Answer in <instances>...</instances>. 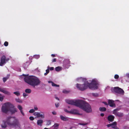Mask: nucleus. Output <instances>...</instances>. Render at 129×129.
Masks as SVG:
<instances>
[{
  "instance_id": "obj_1",
  "label": "nucleus",
  "mask_w": 129,
  "mask_h": 129,
  "mask_svg": "<svg viewBox=\"0 0 129 129\" xmlns=\"http://www.w3.org/2000/svg\"><path fill=\"white\" fill-rule=\"evenodd\" d=\"M66 102L67 103L79 107L87 113L92 112V110L89 104L82 100H66Z\"/></svg>"
},
{
  "instance_id": "obj_2",
  "label": "nucleus",
  "mask_w": 129,
  "mask_h": 129,
  "mask_svg": "<svg viewBox=\"0 0 129 129\" xmlns=\"http://www.w3.org/2000/svg\"><path fill=\"white\" fill-rule=\"evenodd\" d=\"M28 75L23 74L25 77L24 80L25 82L34 87L40 84L41 81L37 77L33 76H28Z\"/></svg>"
},
{
  "instance_id": "obj_3",
  "label": "nucleus",
  "mask_w": 129,
  "mask_h": 129,
  "mask_svg": "<svg viewBox=\"0 0 129 129\" xmlns=\"http://www.w3.org/2000/svg\"><path fill=\"white\" fill-rule=\"evenodd\" d=\"M19 122L18 120L15 117L10 116L7 117L6 121H3L2 124L3 128H5L7 126V124L10 127L18 126Z\"/></svg>"
},
{
  "instance_id": "obj_4",
  "label": "nucleus",
  "mask_w": 129,
  "mask_h": 129,
  "mask_svg": "<svg viewBox=\"0 0 129 129\" xmlns=\"http://www.w3.org/2000/svg\"><path fill=\"white\" fill-rule=\"evenodd\" d=\"M2 112L6 113L8 111H10L12 114L17 112V109L14 108L13 104L8 102L4 104L2 108Z\"/></svg>"
},
{
  "instance_id": "obj_5",
  "label": "nucleus",
  "mask_w": 129,
  "mask_h": 129,
  "mask_svg": "<svg viewBox=\"0 0 129 129\" xmlns=\"http://www.w3.org/2000/svg\"><path fill=\"white\" fill-rule=\"evenodd\" d=\"M87 84V88L88 87L90 89H95L98 88V81L95 79H93L90 83H89L87 81H86Z\"/></svg>"
},
{
  "instance_id": "obj_6",
  "label": "nucleus",
  "mask_w": 129,
  "mask_h": 129,
  "mask_svg": "<svg viewBox=\"0 0 129 129\" xmlns=\"http://www.w3.org/2000/svg\"><path fill=\"white\" fill-rule=\"evenodd\" d=\"M88 83L86 81L83 84H76V87L79 90L81 91H83L86 90L87 88V85Z\"/></svg>"
},
{
  "instance_id": "obj_7",
  "label": "nucleus",
  "mask_w": 129,
  "mask_h": 129,
  "mask_svg": "<svg viewBox=\"0 0 129 129\" xmlns=\"http://www.w3.org/2000/svg\"><path fill=\"white\" fill-rule=\"evenodd\" d=\"M111 91L113 92L123 94L124 91L121 88L118 87H115L111 89Z\"/></svg>"
},
{
  "instance_id": "obj_8",
  "label": "nucleus",
  "mask_w": 129,
  "mask_h": 129,
  "mask_svg": "<svg viewBox=\"0 0 129 129\" xmlns=\"http://www.w3.org/2000/svg\"><path fill=\"white\" fill-rule=\"evenodd\" d=\"M70 62L68 59H66L64 60L63 61V66L65 68H69L70 66Z\"/></svg>"
},
{
  "instance_id": "obj_9",
  "label": "nucleus",
  "mask_w": 129,
  "mask_h": 129,
  "mask_svg": "<svg viewBox=\"0 0 129 129\" xmlns=\"http://www.w3.org/2000/svg\"><path fill=\"white\" fill-rule=\"evenodd\" d=\"M41 113H42L43 114H40V113L38 112H35L34 113V115L35 116H36L37 117H41L42 118H44V115L43 113L41 112Z\"/></svg>"
},
{
  "instance_id": "obj_10",
  "label": "nucleus",
  "mask_w": 129,
  "mask_h": 129,
  "mask_svg": "<svg viewBox=\"0 0 129 129\" xmlns=\"http://www.w3.org/2000/svg\"><path fill=\"white\" fill-rule=\"evenodd\" d=\"M6 57L5 55H3L1 57V59L0 66H2L3 64L5 62Z\"/></svg>"
},
{
  "instance_id": "obj_11",
  "label": "nucleus",
  "mask_w": 129,
  "mask_h": 129,
  "mask_svg": "<svg viewBox=\"0 0 129 129\" xmlns=\"http://www.w3.org/2000/svg\"><path fill=\"white\" fill-rule=\"evenodd\" d=\"M114 102V101L112 100H109L108 101V104L110 106L112 107H115V105Z\"/></svg>"
},
{
  "instance_id": "obj_12",
  "label": "nucleus",
  "mask_w": 129,
  "mask_h": 129,
  "mask_svg": "<svg viewBox=\"0 0 129 129\" xmlns=\"http://www.w3.org/2000/svg\"><path fill=\"white\" fill-rule=\"evenodd\" d=\"M70 113L74 114H79V113L77 111L76 109H72L70 111Z\"/></svg>"
},
{
  "instance_id": "obj_13",
  "label": "nucleus",
  "mask_w": 129,
  "mask_h": 129,
  "mask_svg": "<svg viewBox=\"0 0 129 129\" xmlns=\"http://www.w3.org/2000/svg\"><path fill=\"white\" fill-rule=\"evenodd\" d=\"M107 118L109 121L112 122L114 120V117L113 115H110Z\"/></svg>"
},
{
  "instance_id": "obj_14",
  "label": "nucleus",
  "mask_w": 129,
  "mask_h": 129,
  "mask_svg": "<svg viewBox=\"0 0 129 129\" xmlns=\"http://www.w3.org/2000/svg\"><path fill=\"white\" fill-rule=\"evenodd\" d=\"M0 91L8 95H10V93L9 92L4 90L1 87H0Z\"/></svg>"
},
{
  "instance_id": "obj_15",
  "label": "nucleus",
  "mask_w": 129,
  "mask_h": 129,
  "mask_svg": "<svg viewBox=\"0 0 129 129\" xmlns=\"http://www.w3.org/2000/svg\"><path fill=\"white\" fill-rule=\"evenodd\" d=\"M17 108L20 111V112L22 115L23 116H24V114L23 112V111L22 110V106L20 105H18L17 106Z\"/></svg>"
},
{
  "instance_id": "obj_16",
  "label": "nucleus",
  "mask_w": 129,
  "mask_h": 129,
  "mask_svg": "<svg viewBox=\"0 0 129 129\" xmlns=\"http://www.w3.org/2000/svg\"><path fill=\"white\" fill-rule=\"evenodd\" d=\"M60 118L61 119L64 121H67L68 120V118L66 117H64L62 115H60Z\"/></svg>"
},
{
  "instance_id": "obj_17",
  "label": "nucleus",
  "mask_w": 129,
  "mask_h": 129,
  "mask_svg": "<svg viewBox=\"0 0 129 129\" xmlns=\"http://www.w3.org/2000/svg\"><path fill=\"white\" fill-rule=\"evenodd\" d=\"M29 65V62H26L24 63L23 64V68L25 69H26L28 67V66Z\"/></svg>"
},
{
  "instance_id": "obj_18",
  "label": "nucleus",
  "mask_w": 129,
  "mask_h": 129,
  "mask_svg": "<svg viewBox=\"0 0 129 129\" xmlns=\"http://www.w3.org/2000/svg\"><path fill=\"white\" fill-rule=\"evenodd\" d=\"M43 122V120L41 119H40L38 120L37 121V124L38 125L41 126Z\"/></svg>"
},
{
  "instance_id": "obj_19",
  "label": "nucleus",
  "mask_w": 129,
  "mask_h": 129,
  "mask_svg": "<svg viewBox=\"0 0 129 129\" xmlns=\"http://www.w3.org/2000/svg\"><path fill=\"white\" fill-rule=\"evenodd\" d=\"M112 125L111 127L113 129L115 128L116 127L117 123L116 122H114L112 123Z\"/></svg>"
},
{
  "instance_id": "obj_20",
  "label": "nucleus",
  "mask_w": 129,
  "mask_h": 129,
  "mask_svg": "<svg viewBox=\"0 0 129 129\" xmlns=\"http://www.w3.org/2000/svg\"><path fill=\"white\" fill-rule=\"evenodd\" d=\"M62 69V68L60 66L57 67L55 68V70L57 72H59Z\"/></svg>"
},
{
  "instance_id": "obj_21",
  "label": "nucleus",
  "mask_w": 129,
  "mask_h": 129,
  "mask_svg": "<svg viewBox=\"0 0 129 129\" xmlns=\"http://www.w3.org/2000/svg\"><path fill=\"white\" fill-rule=\"evenodd\" d=\"M99 110L101 111L104 112L106 111V109L105 107H100L99 108Z\"/></svg>"
},
{
  "instance_id": "obj_22",
  "label": "nucleus",
  "mask_w": 129,
  "mask_h": 129,
  "mask_svg": "<svg viewBox=\"0 0 129 129\" xmlns=\"http://www.w3.org/2000/svg\"><path fill=\"white\" fill-rule=\"evenodd\" d=\"M116 115L119 117H122L123 115V113L118 112Z\"/></svg>"
},
{
  "instance_id": "obj_23",
  "label": "nucleus",
  "mask_w": 129,
  "mask_h": 129,
  "mask_svg": "<svg viewBox=\"0 0 129 129\" xmlns=\"http://www.w3.org/2000/svg\"><path fill=\"white\" fill-rule=\"evenodd\" d=\"M25 92L28 93H30L31 92V90L29 89H26L25 90Z\"/></svg>"
},
{
  "instance_id": "obj_24",
  "label": "nucleus",
  "mask_w": 129,
  "mask_h": 129,
  "mask_svg": "<svg viewBox=\"0 0 129 129\" xmlns=\"http://www.w3.org/2000/svg\"><path fill=\"white\" fill-rule=\"evenodd\" d=\"M118 109H116L114 110L113 111V114L116 115L118 112L117 111L119 110Z\"/></svg>"
},
{
  "instance_id": "obj_25",
  "label": "nucleus",
  "mask_w": 129,
  "mask_h": 129,
  "mask_svg": "<svg viewBox=\"0 0 129 129\" xmlns=\"http://www.w3.org/2000/svg\"><path fill=\"white\" fill-rule=\"evenodd\" d=\"M15 101L17 102L18 103H22V101L19 98L16 99Z\"/></svg>"
},
{
  "instance_id": "obj_26",
  "label": "nucleus",
  "mask_w": 129,
  "mask_h": 129,
  "mask_svg": "<svg viewBox=\"0 0 129 129\" xmlns=\"http://www.w3.org/2000/svg\"><path fill=\"white\" fill-rule=\"evenodd\" d=\"M13 93L18 96H19L20 95V93L19 91L14 92Z\"/></svg>"
},
{
  "instance_id": "obj_27",
  "label": "nucleus",
  "mask_w": 129,
  "mask_h": 129,
  "mask_svg": "<svg viewBox=\"0 0 129 129\" xmlns=\"http://www.w3.org/2000/svg\"><path fill=\"white\" fill-rule=\"evenodd\" d=\"M4 96L0 94V101H2L4 99Z\"/></svg>"
},
{
  "instance_id": "obj_28",
  "label": "nucleus",
  "mask_w": 129,
  "mask_h": 129,
  "mask_svg": "<svg viewBox=\"0 0 129 129\" xmlns=\"http://www.w3.org/2000/svg\"><path fill=\"white\" fill-rule=\"evenodd\" d=\"M59 126V124L58 123H56L54 124V125L53 126L54 127L56 128Z\"/></svg>"
},
{
  "instance_id": "obj_29",
  "label": "nucleus",
  "mask_w": 129,
  "mask_h": 129,
  "mask_svg": "<svg viewBox=\"0 0 129 129\" xmlns=\"http://www.w3.org/2000/svg\"><path fill=\"white\" fill-rule=\"evenodd\" d=\"M52 85L53 86H55L57 87H59V85L56 84L54 83L52 84Z\"/></svg>"
},
{
  "instance_id": "obj_30",
  "label": "nucleus",
  "mask_w": 129,
  "mask_h": 129,
  "mask_svg": "<svg viewBox=\"0 0 129 129\" xmlns=\"http://www.w3.org/2000/svg\"><path fill=\"white\" fill-rule=\"evenodd\" d=\"M92 95L93 96L95 97L98 96L99 95L97 93H92Z\"/></svg>"
},
{
  "instance_id": "obj_31",
  "label": "nucleus",
  "mask_w": 129,
  "mask_h": 129,
  "mask_svg": "<svg viewBox=\"0 0 129 129\" xmlns=\"http://www.w3.org/2000/svg\"><path fill=\"white\" fill-rule=\"evenodd\" d=\"M63 92L65 93H67L69 92V91L66 90H63Z\"/></svg>"
},
{
  "instance_id": "obj_32",
  "label": "nucleus",
  "mask_w": 129,
  "mask_h": 129,
  "mask_svg": "<svg viewBox=\"0 0 129 129\" xmlns=\"http://www.w3.org/2000/svg\"><path fill=\"white\" fill-rule=\"evenodd\" d=\"M4 45L5 46H7L8 45V43L7 41H5L4 44Z\"/></svg>"
},
{
  "instance_id": "obj_33",
  "label": "nucleus",
  "mask_w": 129,
  "mask_h": 129,
  "mask_svg": "<svg viewBox=\"0 0 129 129\" xmlns=\"http://www.w3.org/2000/svg\"><path fill=\"white\" fill-rule=\"evenodd\" d=\"M114 78L115 79H118L119 78V76L118 75H114Z\"/></svg>"
},
{
  "instance_id": "obj_34",
  "label": "nucleus",
  "mask_w": 129,
  "mask_h": 129,
  "mask_svg": "<svg viewBox=\"0 0 129 129\" xmlns=\"http://www.w3.org/2000/svg\"><path fill=\"white\" fill-rule=\"evenodd\" d=\"M35 111V110L34 109H31L29 111V112L31 113H33Z\"/></svg>"
},
{
  "instance_id": "obj_35",
  "label": "nucleus",
  "mask_w": 129,
  "mask_h": 129,
  "mask_svg": "<svg viewBox=\"0 0 129 129\" xmlns=\"http://www.w3.org/2000/svg\"><path fill=\"white\" fill-rule=\"evenodd\" d=\"M48 69H49L50 71H52L54 69V68L53 67H48Z\"/></svg>"
},
{
  "instance_id": "obj_36",
  "label": "nucleus",
  "mask_w": 129,
  "mask_h": 129,
  "mask_svg": "<svg viewBox=\"0 0 129 129\" xmlns=\"http://www.w3.org/2000/svg\"><path fill=\"white\" fill-rule=\"evenodd\" d=\"M8 79L7 78H4L3 79V81L4 83H5Z\"/></svg>"
},
{
  "instance_id": "obj_37",
  "label": "nucleus",
  "mask_w": 129,
  "mask_h": 129,
  "mask_svg": "<svg viewBox=\"0 0 129 129\" xmlns=\"http://www.w3.org/2000/svg\"><path fill=\"white\" fill-rule=\"evenodd\" d=\"M51 124V121L50 120H48L47 121V125H50Z\"/></svg>"
},
{
  "instance_id": "obj_38",
  "label": "nucleus",
  "mask_w": 129,
  "mask_h": 129,
  "mask_svg": "<svg viewBox=\"0 0 129 129\" xmlns=\"http://www.w3.org/2000/svg\"><path fill=\"white\" fill-rule=\"evenodd\" d=\"M29 119L31 120H33L34 119V118L33 116H30L29 118Z\"/></svg>"
},
{
  "instance_id": "obj_39",
  "label": "nucleus",
  "mask_w": 129,
  "mask_h": 129,
  "mask_svg": "<svg viewBox=\"0 0 129 129\" xmlns=\"http://www.w3.org/2000/svg\"><path fill=\"white\" fill-rule=\"evenodd\" d=\"M56 58H54L52 60V62H55L56 61Z\"/></svg>"
},
{
  "instance_id": "obj_40",
  "label": "nucleus",
  "mask_w": 129,
  "mask_h": 129,
  "mask_svg": "<svg viewBox=\"0 0 129 129\" xmlns=\"http://www.w3.org/2000/svg\"><path fill=\"white\" fill-rule=\"evenodd\" d=\"M64 111L67 113H70V111H69L67 110L66 109H64Z\"/></svg>"
},
{
  "instance_id": "obj_41",
  "label": "nucleus",
  "mask_w": 129,
  "mask_h": 129,
  "mask_svg": "<svg viewBox=\"0 0 129 129\" xmlns=\"http://www.w3.org/2000/svg\"><path fill=\"white\" fill-rule=\"evenodd\" d=\"M79 124L80 125H86L87 124V123H80Z\"/></svg>"
},
{
  "instance_id": "obj_42",
  "label": "nucleus",
  "mask_w": 129,
  "mask_h": 129,
  "mask_svg": "<svg viewBox=\"0 0 129 129\" xmlns=\"http://www.w3.org/2000/svg\"><path fill=\"white\" fill-rule=\"evenodd\" d=\"M55 106L57 108L59 106V104L58 103L57 104H55Z\"/></svg>"
},
{
  "instance_id": "obj_43",
  "label": "nucleus",
  "mask_w": 129,
  "mask_h": 129,
  "mask_svg": "<svg viewBox=\"0 0 129 129\" xmlns=\"http://www.w3.org/2000/svg\"><path fill=\"white\" fill-rule=\"evenodd\" d=\"M23 96L24 97H26L27 96V95L25 93H23Z\"/></svg>"
},
{
  "instance_id": "obj_44",
  "label": "nucleus",
  "mask_w": 129,
  "mask_h": 129,
  "mask_svg": "<svg viewBox=\"0 0 129 129\" xmlns=\"http://www.w3.org/2000/svg\"><path fill=\"white\" fill-rule=\"evenodd\" d=\"M49 69H48L46 70V73H47L48 74L49 73Z\"/></svg>"
},
{
  "instance_id": "obj_45",
  "label": "nucleus",
  "mask_w": 129,
  "mask_h": 129,
  "mask_svg": "<svg viewBox=\"0 0 129 129\" xmlns=\"http://www.w3.org/2000/svg\"><path fill=\"white\" fill-rule=\"evenodd\" d=\"M112 124H108L107 125V126L108 127H109L111 126Z\"/></svg>"
},
{
  "instance_id": "obj_46",
  "label": "nucleus",
  "mask_w": 129,
  "mask_h": 129,
  "mask_svg": "<svg viewBox=\"0 0 129 129\" xmlns=\"http://www.w3.org/2000/svg\"><path fill=\"white\" fill-rule=\"evenodd\" d=\"M34 109V110H38V108L36 107H35Z\"/></svg>"
},
{
  "instance_id": "obj_47",
  "label": "nucleus",
  "mask_w": 129,
  "mask_h": 129,
  "mask_svg": "<svg viewBox=\"0 0 129 129\" xmlns=\"http://www.w3.org/2000/svg\"><path fill=\"white\" fill-rule=\"evenodd\" d=\"M103 103L105 105H107L108 104L107 102H103Z\"/></svg>"
},
{
  "instance_id": "obj_48",
  "label": "nucleus",
  "mask_w": 129,
  "mask_h": 129,
  "mask_svg": "<svg viewBox=\"0 0 129 129\" xmlns=\"http://www.w3.org/2000/svg\"><path fill=\"white\" fill-rule=\"evenodd\" d=\"M52 113L53 115H56V113L55 112H53Z\"/></svg>"
},
{
  "instance_id": "obj_49",
  "label": "nucleus",
  "mask_w": 129,
  "mask_h": 129,
  "mask_svg": "<svg viewBox=\"0 0 129 129\" xmlns=\"http://www.w3.org/2000/svg\"><path fill=\"white\" fill-rule=\"evenodd\" d=\"M124 129H129V127L126 126H125L124 127Z\"/></svg>"
},
{
  "instance_id": "obj_50",
  "label": "nucleus",
  "mask_w": 129,
  "mask_h": 129,
  "mask_svg": "<svg viewBox=\"0 0 129 129\" xmlns=\"http://www.w3.org/2000/svg\"><path fill=\"white\" fill-rule=\"evenodd\" d=\"M100 115L101 116L103 117L104 116V114L103 113H101V114Z\"/></svg>"
},
{
  "instance_id": "obj_51",
  "label": "nucleus",
  "mask_w": 129,
  "mask_h": 129,
  "mask_svg": "<svg viewBox=\"0 0 129 129\" xmlns=\"http://www.w3.org/2000/svg\"><path fill=\"white\" fill-rule=\"evenodd\" d=\"M49 83H52V84L54 82H53L51 81H49L48 82Z\"/></svg>"
},
{
  "instance_id": "obj_52",
  "label": "nucleus",
  "mask_w": 129,
  "mask_h": 129,
  "mask_svg": "<svg viewBox=\"0 0 129 129\" xmlns=\"http://www.w3.org/2000/svg\"><path fill=\"white\" fill-rule=\"evenodd\" d=\"M9 60V58H8L7 59L6 58V60L5 61H8Z\"/></svg>"
},
{
  "instance_id": "obj_53",
  "label": "nucleus",
  "mask_w": 129,
  "mask_h": 129,
  "mask_svg": "<svg viewBox=\"0 0 129 129\" xmlns=\"http://www.w3.org/2000/svg\"><path fill=\"white\" fill-rule=\"evenodd\" d=\"M51 55L53 57H54L55 56V55L54 54H52Z\"/></svg>"
},
{
  "instance_id": "obj_54",
  "label": "nucleus",
  "mask_w": 129,
  "mask_h": 129,
  "mask_svg": "<svg viewBox=\"0 0 129 129\" xmlns=\"http://www.w3.org/2000/svg\"><path fill=\"white\" fill-rule=\"evenodd\" d=\"M126 76L127 77L129 78V73L128 74H126Z\"/></svg>"
},
{
  "instance_id": "obj_55",
  "label": "nucleus",
  "mask_w": 129,
  "mask_h": 129,
  "mask_svg": "<svg viewBox=\"0 0 129 129\" xmlns=\"http://www.w3.org/2000/svg\"><path fill=\"white\" fill-rule=\"evenodd\" d=\"M55 98L56 99H57L58 100H59V99L57 97H55Z\"/></svg>"
},
{
  "instance_id": "obj_56",
  "label": "nucleus",
  "mask_w": 129,
  "mask_h": 129,
  "mask_svg": "<svg viewBox=\"0 0 129 129\" xmlns=\"http://www.w3.org/2000/svg\"><path fill=\"white\" fill-rule=\"evenodd\" d=\"M48 74V73H47L46 72V73H44V75H46L47 74Z\"/></svg>"
},
{
  "instance_id": "obj_57",
  "label": "nucleus",
  "mask_w": 129,
  "mask_h": 129,
  "mask_svg": "<svg viewBox=\"0 0 129 129\" xmlns=\"http://www.w3.org/2000/svg\"><path fill=\"white\" fill-rule=\"evenodd\" d=\"M44 129H49L47 128H44Z\"/></svg>"
},
{
  "instance_id": "obj_58",
  "label": "nucleus",
  "mask_w": 129,
  "mask_h": 129,
  "mask_svg": "<svg viewBox=\"0 0 129 129\" xmlns=\"http://www.w3.org/2000/svg\"><path fill=\"white\" fill-rule=\"evenodd\" d=\"M68 107V108H70V107Z\"/></svg>"
}]
</instances>
